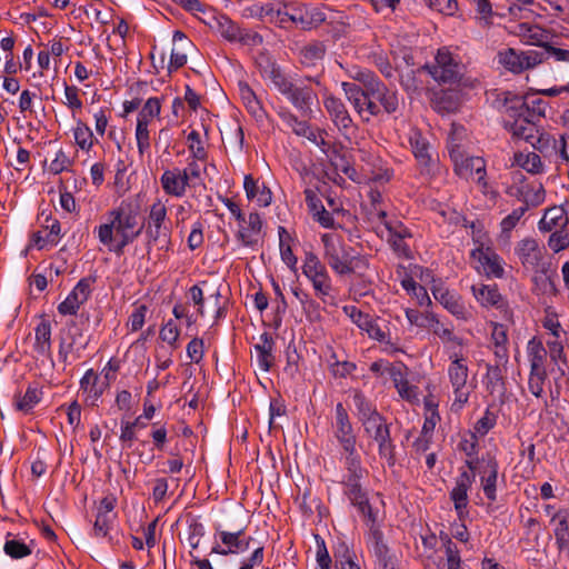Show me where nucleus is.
<instances>
[{"label":"nucleus","mask_w":569,"mask_h":569,"mask_svg":"<svg viewBox=\"0 0 569 569\" xmlns=\"http://www.w3.org/2000/svg\"><path fill=\"white\" fill-rule=\"evenodd\" d=\"M109 221L96 228L98 239L109 251L121 256L124 248L132 243L142 232L138 227L139 207L127 200L108 211Z\"/></svg>","instance_id":"nucleus-1"},{"label":"nucleus","mask_w":569,"mask_h":569,"mask_svg":"<svg viewBox=\"0 0 569 569\" xmlns=\"http://www.w3.org/2000/svg\"><path fill=\"white\" fill-rule=\"evenodd\" d=\"M318 92H327L321 73L300 76L293 80L289 78L280 93L302 116L310 117L313 112L312 107L319 104Z\"/></svg>","instance_id":"nucleus-2"},{"label":"nucleus","mask_w":569,"mask_h":569,"mask_svg":"<svg viewBox=\"0 0 569 569\" xmlns=\"http://www.w3.org/2000/svg\"><path fill=\"white\" fill-rule=\"evenodd\" d=\"M321 241L325 250L323 257L337 274H350L358 269H366L368 267L367 259L352 254L353 248L346 244L339 236L325 233L321 237Z\"/></svg>","instance_id":"nucleus-3"},{"label":"nucleus","mask_w":569,"mask_h":569,"mask_svg":"<svg viewBox=\"0 0 569 569\" xmlns=\"http://www.w3.org/2000/svg\"><path fill=\"white\" fill-rule=\"evenodd\" d=\"M431 78L442 86H458L465 73V66L448 48L438 49L435 63L421 67Z\"/></svg>","instance_id":"nucleus-4"},{"label":"nucleus","mask_w":569,"mask_h":569,"mask_svg":"<svg viewBox=\"0 0 569 569\" xmlns=\"http://www.w3.org/2000/svg\"><path fill=\"white\" fill-rule=\"evenodd\" d=\"M466 466L470 471L479 470L480 483L485 497L490 501L497 500V482L499 476V462L497 458L487 452L481 458L467 459Z\"/></svg>","instance_id":"nucleus-5"},{"label":"nucleus","mask_w":569,"mask_h":569,"mask_svg":"<svg viewBox=\"0 0 569 569\" xmlns=\"http://www.w3.org/2000/svg\"><path fill=\"white\" fill-rule=\"evenodd\" d=\"M545 53L538 50L518 51L513 48H507L498 51L497 62L506 71L513 74H520L526 70L533 69L545 61Z\"/></svg>","instance_id":"nucleus-6"},{"label":"nucleus","mask_w":569,"mask_h":569,"mask_svg":"<svg viewBox=\"0 0 569 569\" xmlns=\"http://www.w3.org/2000/svg\"><path fill=\"white\" fill-rule=\"evenodd\" d=\"M390 428L391 423H388L385 417L363 426L365 433L378 445L379 457L391 468L396 466L397 457Z\"/></svg>","instance_id":"nucleus-7"},{"label":"nucleus","mask_w":569,"mask_h":569,"mask_svg":"<svg viewBox=\"0 0 569 569\" xmlns=\"http://www.w3.org/2000/svg\"><path fill=\"white\" fill-rule=\"evenodd\" d=\"M302 273L312 283L316 296L326 302V297H328L332 290L331 278L326 266L315 252H306Z\"/></svg>","instance_id":"nucleus-8"},{"label":"nucleus","mask_w":569,"mask_h":569,"mask_svg":"<svg viewBox=\"0 0 569 569\" xmlns=\"http://www.w3.org/2000/svg\"><path fill=\"white\" fill-rule=\"evenodd\" d=\"M214 539H219L222 546L216 543L211 548L210 553L220 556L242 553L249 550L251 543L254 542V539L247 535L246 527H241L236 531H228L221 529L220 526H216Z\"/></svg>","instance_id":"nucleus-9"},{"label":"nucleus","mask_w":569,"mask_h":569,"mask_svg":"<svg viewBox=\"0 0 569 569\" xmlns=\"http://www.w3.org/2000/svg\"><path fill=\"white\" fill-rule=\"evenodd\" d=\"M515 253L526 270L535 273H546L550 270L551 262L543 261V248L533 238H525L517 243Z\"/></svg>","instance_id":"nucleus-10"},{"label":"nucleus","mask_w":569,"mask_h":569,"mask_svg":"<svg viewBox=\"0 0 569 569\" xmlns=\"http://www.w3.org/2000/svg\"><path fill=\"white\" fill-rule=\"evenodd\" d=\"M365 539L377 569H399L397 557L386 542L382 529L366 531Z\"/></svg>","instance_id":"nucleus-11"},{"label":"nucleus","mask_w":569,"mask_h":569,"mask_svg":"<svg viewBox=\"0 0 569 569\" xmlns=\"http://www.w3.org/2000/svg\"><path fill=\"white\" fill-rule=\"evenodd\" d=\"M97 279L96 272L81 278L67 298L58 305V312L61 316H76L80 307L89 300Z\"/></svg>","instance_id":"nucleus-12"},{"label":"nucleus","mask_w":569,"mask_h":569,"mask_svg":"<svg viewBox=\"0 0 569 569\" xmlns=\"http://www.w3.org/2000/svg\"><path fill=\"white\" fill-rule=\"evenodd\" d=\"M431 292L433 298L455 318L463 321L471 319L472 313L466 307L462 297L446 288L441 281L433 280Z\"/></svg>","instance_id":"nucleus-13"},{"label":"nucleus","mask_w":569,"mask_h":569,"mask_svg":"<svg viewBox=\"0 0 569 569\" xmlns=\"http://www.w3.org/2000/svg\"><path fill=\"white\" fill-rule=\"evenodd\" d=\"M217 32L229 42H240L243 44L261 42V37L258 33H251L242 30L236 22H233L226 14H217L213 17Z\"/></svg>","instance_id":"nucleus-14"},{"label":"nucleus","mask_w":569,"mask_h":569,"mask_svg":"<svg viewBox=\"0 0 569 569\" xmlns=\"http://www.w3.org/2000/svg\"><path fill=\"white\" fill-rule=\"evenodd\" d=\"M468 371L466 359L456 353L455 359L449 365L448 376L453 387L455 402H458L460 406L467 403L470 395L466 388Z\"/></svg>","instance_id":"nucleus-15"},{"label":"nucleus","mask_w":569,"mask_h":569,"mask_svg":"<svg viewBox=\"0 0 569 569\" xmlns=\"http://www.w3.org/2000/svg\"><path fill=\"white\" fill-rule=\"evenodd\" d=\"M450 157L455 163V172L460 177L468 179L477 174L478 183L486 184V164L480 157H463L456 147L450 150Z\"/></svg>","instance_id":"nucleus-16"},{"label":"nucleus","mask_w":569,"mask_h":569,"mask_svg":"<svg viewBox=\"0 0 569 569\" xmlns=\"http://www.w3.org/2000/svg\"><path fill=\"white\" fill-rule=\"evenodd\" d=\"M333 435L342 451H351L357 449V436L353 426L350 421L349 415L341 402L336 406V422L333 426Z\"/></svg>","instance_id":"nucleus-17"},{"label":"nucleus","mask_w":569,"mask_h":569,"mask_svg":"<svg viewBox=\"0 0 569 569\" xmlns=\"http://www.w3.org/2000/svg\"><path fill=\"white\" fill-rule=\"evenodd\" d=\"M323 107L330 119L342 134H347L355 127L353 120L343 101L331 93H323Z\"/></svg>","instance_id":"nucleus-18"},{"label":"nucleus","mask_w":569,"mask_h":569,"mask_svg":"<svg viewBox=\"0 0 569 569\" xmlns=\"http://www.w3.org/2000/svg\"><path fill=\"white\" fill-rule=\"evenodd\" d=\"M168 211L162 200L157 199L149 208L148 217L141 224L146 229L147 238L161 234L163 232H172L170 222L167 219Z\"/></svg>","instance_id":"nucleus-19"},{"label":"nucleus","mask_w":569,"mask_h":569,"mask_svg":"<svg viewBox=\"0 0 569 569\" xmlns=\"http://www.w3.org/2000/svg\"><path fill=\"white\" fill-rule=\"evenodd\" d=\"M385 227L388 230V242L393 252L400 258H411V249L406 242V239L412 237L411 231L399 220L386 221Z\"/></svg>","instance_id":"nucleus-20"},{"label":"nucleus","mask_w":569,"mask_h":569,"mask_svg":"<svg viewBox=\"0 0 569 569\" xmlns=\"http://www.w3.org/2000/svg\"><path fill=\"white\" fill-rule=\"evenodd\" d=\"M327 53V46L323 41L313 40L299 50V62L306 69H319L318 73L325 77L323 60Z\"/></svg>","instance_id":"nucleus-21"},{"label":"nucleus","mask_w":569,"mask_h":569,"mask_svg":"<svg viewBox=\"0 0 569 569\" xmlns=\"http://www.w3.org/2000/svg\"><path fill=\"white\" fill-rule=\"evenodd\" d=\"M247 226L240 223L239 230L236 233L237 240L241 246L257 250L260 246V233L262 229V219L258 212H250L248 220L246 219Z\"/></svg>","instance_id":"nucleus-22"},{"label":"nucleus","mask_w":569,"mask_h":569,"mask_svg":"<svg viewBox=\"0 0 569 569\" xmlns=\"http://www.w3.org/2000/svg\"><path fill=\"white\" fill-rule=\"evenodd\" d=\"M471 257L477 258L488 278L501 279L505 276L502 258L491 248L482 244L471 251Z\"/></svg>","instance_id":"nucleus-23"},{"label":"nucleus","mask_w":569,"mask_h":569,"mask_svg":"<svg viewBox=\"0 0 569 569\" xmlns=\"http://www.w3.org/2000/svg\"><path fill=\"white\" fill-rule=\"evenodd\" d=\"M279 118L282 120V122L292 129L293 133L299 137H305L309 141L316 143L319 147L327 146V141L321 138L320 141H318V136L315 132V130L310 127V124L305 121L300 120L291 110L288 108H280V110L277 112Z\"/></svg>","instance_id":"nucleus-24"},{"label":"nucleus","mask_w":569,"mask_h":569,"mask_svg":"<svg viewBox=\"0 0 569 569\" xmlns=\"http://www.w3.org/2000/svg\"><path fill=\"white\" fill-rule=\"evenodd\" d=\"M471 291L475 299L483 308H496L498 310H506L508 308V303L499 292L497 284H473Z\"/></svg>","instance_id":"nucleus-25"},{"label":"nucleus","mask_w":569,"mask_h":569,"mask_svg":"<svg viewBox=\"0 0 569 569\" xmlns=\"http://www.w3.org/2000/svg\"><path fill=\"white\" fill-rule=\"evenodd\" d=\"M538 121L531 118H521L518 120H505L503 128L511 134L512 140H523L528 143L539 133Z\"/></svg>","instance_id":"nucleus-26"},{"label":"nucleus","mask_w":569,"mask_h":569,"mask_svg":"<svg viewBox=\"0 0 569 569\" xmlns=\"http://www.w3.org/2000/svg\"><path fill=\"white\" fill-rule=\"evenodd\" d=\"M160 183L166 194L181 198L190 184L186 173L180 168L166 169L160 177Z\"/></svg>","instance_id":"nucleus-27"},{"label":"nucleus","mask_w":569,"mask_h":569,"mask_svg":"<svg viewBox=\"0 0 569 569\" xmlns=\"http://www.w3.org/2000/svg\"><path fill=\"white\" fill-rule=\"evenodd\" d=\"M343 466L346 473L342 477L341 485L361 482L368 475V470L362 467L361 457L357 449L342 451Z\"/></svg>","instance_id":"nucleus-28"},{"label":"nucleus","mask_w":569,"mask_h":569,"mask_svg":"<svg viewBox=\"0 0 569 569\" xmlns=\"http://www.w3.org/2000/svg\"><path fill=\"white\" fill-rule=\"evenodd\" d=\"M352 402L356 408V416L362 427L383 417L378 411L375 402L368 399L360 390L355 391Z\"/></svg>","instance_id":"nucleus-29"},{"label":"nucleus","mask_w":569,"mask_h":569,"mask_svg":"<svg viewBox=\"0 0 569 569\" xmlns=\"http://www.w3.org/2000/svg\"><path fill=\"white\" fill-rule=\"evenodd\" d=\"M239 96L247 109V111L259 122L267 118V112L262 107L261 101L258 99L256 92L246 81L238 82Z\"/></svg>","instance_id":"nucleus-30"},{"label":"nucleus","mask_w":569,"mask_h":569,"mask_svg":"<svg viewBox=\"0 0 569 569\" xmlns=\"http://www.w3.org/2000/svg\"><path fill=\"white\" fill-rule=\"evenodd\" d=\"M350 318L359 329L367 332L369 338L377 341L385 340V331L369 313L362 312L357 307H351Z\"/></svg>","instance_id":"nucleus-31"},{"label":"nucleus","mask_w":569,"mask_h":569,"mask_svg":"<svg viewBox=\"0 0 569 569\" xmlns=\"http://www.w3.org/2000/svg\"><path fill=\"white\" fill-rule=\"evenodd\" d=\"M258 68L263 79H269L274 88L281 92L289 78L282 71L280 66L269 57H261L258 60Z\"/></svg>","instance_id":"nucleus-32"},{"label":"nucleus","mask_w":569,"mask_h":569,"mask_svg":"<svg viewBox=\"0 0 569 569\" xmlns=\"http://www.w3.org/2000/svg\"><path fill=\"white\" fill-rule=\"evenodd\" d=\"M551 522L556 523L553 529L556 545L559 550L569 548V509L562 508L555 511Z\"/></svg>","instance_id":"nucleus-33"},{"label":"nucleus","mask_w":569,"mask_h":569,"mask_svg":"<svg viewBox=\"0 0 569 569\" xmlns=\"http://www.w3.org/2000/svg\"><path fill=\"white\" fill-rule=\"evenodd\" d=\"M80 389L86 395L84 402L89 406H96L103 393V388L99 386V376L93 369L86 371L80 380Z\"/></svg>","instance_id":"nucleus-34"},{"label":"nucleus","mask_w":569,"mask_h":569,"mask_svg":"<svg viewBox=\"0 0 569 569\" xmlns=\"http://www.w3.org/2000/svg\"><path fill=\"white\" fill-rule=\"evenodd\" d=\"M243 189L247 198L249 200L256 199L260 207H268L271 203L272 193L270 189L264 184L258 186V181L251 174L244 177Z\"/></svg>","instance_id":"nucleus-35"},{"label":"nucleus","mask_w":569,"mask_h":569,"mask_svg":"<svg viewBox=\"0 0 569 569\" xmlns=\"http://www.w3.org/2000/svg\"><path fill=\"white\" fill-rule=\"evenodd\" d=\"M274 347V340L269 332H263L260 336V343L254 346L258 357V363L261 370L268 372L274 360V356L272 355Z\"/></svg>","instance_id":"nucleus-36"},{"label":"nucleus","mask_w":569,"mask_h":569,"mask_svg":"<svg viewBox=\"0 0 569 569\" xmlns=\"http://www.w3.org/2000/svg\"><path fill=\"white\" fill-rule=\"evenodd\" d=\"M43 397L42 388L29 385L23 396L14 395V408L23 413H31Z\"/></svg>","instance_id":"nucleus-37"},{"label":"nucleus","mask_w":569,"mask_h":569,"mask_svg":"<svg viewBox=\"0 0 569 569\" xmlns=\"http://www.w3.org/2000/svg\"><path fill=\"white\" fill-rule=\"evenodd\" d=\"M33 348L40 356H50L51 353V323L42 318L34 329Z\"/></svg>","instance_id":"nucleus-38"},{"label":"nucleus","mask_w":569,"mask_h":569,"mask_svg":"<svg viewBox=\"0 0 569 569\" xmlns=\"http://www.w3.org/2000/svg\"><path fill=\"white\" fill-rule=\"evenodd\" d=\"M279 233V248H280V256L281 260L287 264V267L292 270L293 272H297V263L298 259L295 256L290 242L292 241L291 236L287 231V229L282 226L278 228Z\"/></svg>","instance_id":"nucleus-39"},{"label":"nucleus","mask_w":569,"mask_h":569,"mask_svg":"<svg viewBox=\"0 0 569 569\" xmlns=\"http://www.w3.org/2000/svg\"><path fill=\"white\" fill-rule=\"evenodd\" d=\"M388 369L400 397L411 402L417 400V387L410 385V382L406 378H403L401 370H397L392 366L389 367Z\"/></svg>","instance_id":"nucleus-40"},{"label":"nucleus","mask_w":569,"mask_h":569,"mask_svg":"<svg viewBox=\"0 0 569 569\" xmlns=\"http://www.w3.org/2000/svg\"><path fill=\"white\" fill-rule=\"evenodd\" d=\"M410 144L419 164L421 167L429 168L432 159L429 153L430 146L426 138H423L420 132H415L413 136L410 137Z\"/></svg>","instance_id":"nucleus-41"},{"label":"nucleus","mask_w":569,"mask_h":569,"mask_svg":"<svg viewBox=\"0 0 569 569\" xmlns=\"http://www.w3.org/2000/svg\"><path fill=\"white\" fill-rule=\"evenodd\" d=\"M486 388L487 390L493 395L499 393L503 395L506 391L505 378L502 373V369L499 365H488L487 373H486Z\"/></svg>","instance_id":"nucleus-42"},{"label":"nucleus","mask_w":569,"mask_h":569,"mask_svg":"<svg viewBox=\"0 0 569 569\" xmlns=\"http://www.w3.org/2000/svg\"><path fill=\"white\" fill-rule=\"evenodd\" d=\"M528 111V97H523L513 92L510 100H507V108L503 113L509 117L508 120H518L521 118H526Z\"/></svg>","instance_id":"nucleus-43"},{"label":"nucleus","mask_w":569,"mask_h":569,"mask_svg":"<svg viewBox=\"0 0 569 569\" xmlns=\"http://www.w3.org/2000/svg\"><path fill=\"white\" fill-rule=\"evenodd\" d=\"M116 516H104L101 512L96 513V520L92 527V537L94 538H107L108 542L113 546L116 542L113 537L110 536Z\"/></svg>","instance_id":"nucleus-44"},{"label":"nucleus","mask_w":569,"mask_h":569,"mask_svg":"<svg viewBox=\"0 0 569 569\" xmlns=\"http://www.w3.org/2000/svg\"><path fill=\"white\" fill-rule=\"evenodd\" d=\"M355 508L357 509L358 513L362 518V521L367 526V531L381 529V523L379 520V510L370 503L369 499L362 501L361 503H358L357 506H355Z\"/></svg>","instance_id":"nucleus-45"},{"label":"nucleus","mask_w":569,"mask_h":569,"mask_svg":"<svg viewBox=\"0 0 569 569\" xmlns=\"http://www.w3.org/2000/svg\"><path fill=\"white\" fill-rule=\"evenodd\" d=\"M401 287L408 295L416 298L419 306H430L432 303L427 289L419 284L411 276H407L401 280Z\"/></svg>","instance_id":"nucleus-46"},{"label":"nucleus","mask_w":569,"mask_h":569,"mask_svg":"<svg viewBox=\"0 0 569 569\" xmlns=\"http://www.w3.org/2000/svg\"><path fill=\"white\" fill-rule=\"evenodd\" d=\"M527 349L530 369H546L547 349L542 342L532 338L529 340Z\"/></svg>","instance_id":"nucleus-47"},{"label":"nucleus","mask_w":569,"mask_h":569,"mask_svg":"<svg viewBox=\"0 0 569 569\" xmlns=\"http://www.w3.org/2000/svg\"><path fill=\"white\" fill-rule=\"evenodd\" d=\"M76 144L84 151H89L94 144V136L90 127L82 120H78L73 128Z\"/></svg>","instance_id":"nucleus-48"},{"label":"nucleus","mask_w":569,"mask_h":569,"mask_svg":"<svg viewBox=\"0 0 569 569\" xmlns=\"http://www.w3.org/2000/svg\"><path fill=\"white\" fill-rule=\"evenodd\" d=\"M188 523V543L192 550L197 549L200 545L201 538L206 535L203 523L200 521L199 516H187Z\"/></svg>","instance_id":"nucleus-49"},{"label":"nucleus","mask_w":569,"mask_h":569,"mask_svg":"<svg viewBox=\"0 0 569 569\" xmlns=\"http://www.w3.org/2000/svg\"><path fill=\"white\" fill-rule=\"evenodd\" d=\"M469 488L456 483L452 490L450 491V499L453 502L455 510L457 512L459 520H463L465 516L468 513L467 507L469 502Z\"/></svg>","instance_id":"nucleus-50"},{"label":"nucleus","mask_w":569,"mask_h":569,"mask_svg":"<svg viewBox=\"0 0 569 569\" xmlns=\"http://www.w3.org/2000/svg\"><path fill=\"white\" fill-rule=\"evenodd\" d=\"M556 277V272L551 271L550 269L546 273H536L532 277V282L537 287V289L541 291V293H549L556 296L559 292L555 281Z\"/></svg>","instance_id":"nucleus-51"},{"label":"nucleus","mask_w":569,"mask_h":569,"mask_svg":"<svg viewBox=\"0 0 569 569\" xmlns=\"http://www.w3.org/2000/svg\"><path fill=\"white\" fill-rule=\"evenodd\" d=\"M425 319L429 322L432 332L438 336L442 341L458 342V338L453 335L452 328H447L439 321L437 316L432 312H427Z\"/></svg>","instance_id":"nucleus-52"},{"label":"nucleus","mask_w":569,"mask_h":569,"mask_svg":"<svg viewBox=\"0 0 569 569\" xmlns=\"http://www.w3.org/2000/svg\"><path fill=\"white\" fill-rule=\"evenodd\" d=\"M373 99H376L383 110L388 114L395 113L399 108V98L396 90H391L388 87L381 90Z\"/></svg>","instance_id":"nucleus-53"},{"label":"nucleus","mask_w":569,"mask_h":569,"mask_svg":"<svg viewBox=\"0 0 569 569\" xmlns=\"http://www.w3.org/2000/svg\"><path fill=\"white\" fill-rule=\"evenodd\" d=\"M341 88L345 92L347 100L352 104L353 109H361V102L366 100L367 93L365 88H361L355 82L343 81Z\"/></svg>","instance_id":"nucleus-54"},{"label":"nucleus","mask_w":569,"mask_h":569,"mask_svg":"<svg viewBox=\"0 0 569 569\" xmlns=\"http://www.w3.org/2000/svg\"><path fill=\"white\" fill-rule=\"evenodd\" d=\"M517 163L529 173H540L542 171V161L539 154L535 152L515 154Z\"/></svg>","instance_id":"nucleus-55"},{"label":"nucleus","mask_w":569,"mask_h":569,"mask_svg":"<svg viewBox=\"0 0 569 569\" xmlns=\"http://www.w3.org/2000/svg\"><path fill=\"white\" fill-rule=\"evenodd\" d=\"M328 362L329 371L335 378H346L357 369L355 362L338 360L335 352L331 353Z\"/></svg>","instance_id":"nucleus-56"},{"label":"nucleus","mask_w":569,"mask_h":569,"mask_svg":"<svg viewBox=\"0 0 569 569\" xmlns=\"http://www.w3.org/2000/svg\"><path fill=\"white\" fill-rule=\"evenodd\" d=\"M342 491L352 507L369 499L368 491L362 487L361 482L343 485Z\"/></svg>","instance_id":"nucleus-57"},{"label":"nucleus","mask_w":569,"mask_h":569,"mask_svg":"<svg viewBox=\"0 0 569 569\" xmlns=\"http://www.w3.org/2000/svg\"><path fill=\"white\" fill-rule=\"evenodd\" d=\"M160 111H161L160 99L157 97L149 98L144 102L141 110L139 111L138 117H137V122L141 121V122H146V124H149L153 118L159 117Z\"/></svg>","instance_id":"nucleus-58"},{"label":"nucleus","mask_w":569,"mask_h":569,"mask_svg":"<svg viewBox=\"0 0 569 569\" xmlns=\"http://www.w3.org/2000/svg\"><path fill=\"white\" fill-rule=\"evenodd\" d=\"M3 551L12 559H22L31 555V548L21 540L7 539Z\"/></svg>","instance_id":"nucleus-59"},{"label":"nucleus","mask_w":569,"mask_h":569,"mask_svg":"<svg viewBox=\"0 0 569 569\" xmlns=\"http://www.w3.org/2000/svg\"><path fill=\"white\" fill-rule=\"evenodd\" d=\"M548 378L546 369H530L528 388L529 391L537 398L543 393V385Z\"/></svg>","instance_id":"nucleus-60"},{"label":"nucleus","mask_w":569,"mask_h":569,"mask_svg":"<svg viewBox=\"0 0 569 569\" xmlns=\"http://www.w3.org/2000/svg\"><path fill=\"white\" fill-rule=\"evenodd\" d=\"M251 14L260 19L269 18L270 21L274 20V17L281 14V2H266L262 4H254L251 9Z\"/></svg>","instance_id":"nucleus-61"},{"label":"nucleus","mask_w":569,"mask_h":569,"mask_svg":"<svg viewBox=\"0 0 569 569\" xmlns=\"http://www.w3.org/2000/svg\"><path fill=\"white\" fill-rule=\"evenodd\" d=\"M420 71H423V70L421 68H419L417 70L410 69L409 71L400 74V84L407 93H415L420 90L421 81L417 77V74Z\"/></svg>","instance_id":"nucleus-62"},{"label":"nucleus","mask_w":569,"mask_h":569,"mask_svg":"<svg viewBox=\"0 0 569 569\" xmlns=\"http://www.w3.org/2000/svg\"><path fill=\"white\" fill-rule=\"evenodd\" d=\"M370 96L366 97V100L361 102V109H356V112L362 118L363 121L368 122L372 117H378L381 113V107Z\"/></svg>","instance_id":"nucleus-63"},{"label":"nucleus","mask_w":569,"mask_h":569,"mask_svg":"<svg viewBox=\"0 0 569 569\" xmlns=\"http://www.w3.org/2000/svg\"><path fill=\"white\" fill-rule=\"evenodd\" d=\"M433 104L437 111L447 113L455 111L458 107V102L446 91L435 94Z\"/></svg>","instance_id":"nucleus-64"}]
</instances>
